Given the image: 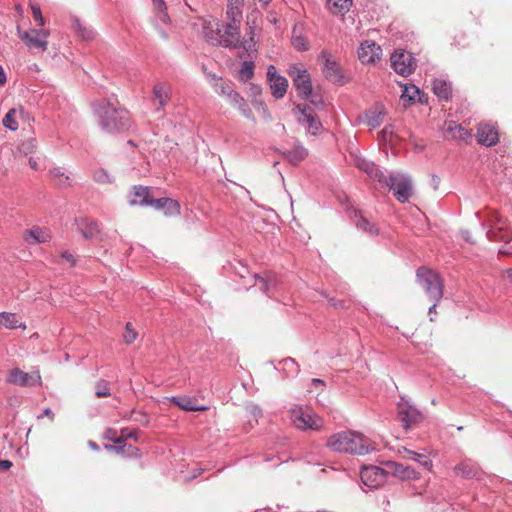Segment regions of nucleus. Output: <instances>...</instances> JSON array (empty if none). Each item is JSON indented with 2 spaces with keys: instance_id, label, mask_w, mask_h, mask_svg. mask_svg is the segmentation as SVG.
<instances>
[{
  "instance_id": "13",
  "label": "nucleus",
  "mask_w": 512,
  "mask_h": 512,
  "mask_svg": "<svg viewBox=\"0 0 512 512\" xmlns=\"http://www.w3.org/2000/svg\"><path fill=\"white\" fill-rule=\"evenodd\" d=\"M321 63L323 65V73L327 80L333 83H343V74L340 65L336 62L331 54L323 51L320 55Z\"/></svg>"
},
{
  "instance_id": "2",
  "label": "nucleus",
  "mask_w": 512,
  "mask_h": 512,
  "mask_svg": "<svg viewBox=\"0 0 512 512\" xmlns=\"http://www.w3.org/2000/svg\"><path fill=\"white\" fill-rule=\"evenodd\" d=\"M202 36L211 45L236 48L240 43L241 34L228 36V24L222 25L215 18H205L201 20Z\"/></svg>"
},
{
  "instance_id": "59",
  "label": "nucleus",
  "mask_w": 512,
  "mask_h": 512,
  "mask_svg": "<svg viewBox=\"0 0 512 512\" xmlns=\"http://www.w3.org/2000/svg\"><path fill=\"white\" fill-rule=\"evenodd\" d=\"M251 92L252 94L254 95V98H257V96H260L261 95V88L258 87V86H253L251 88Z\"/></svg>"
},
{
  "instance_id": "15",
  "label": "nucleus",
  "mask_w": 512,
  "mask_h": 512,
  "mask_svg": "<svg viewBox=\"0 0 512 512\" xmlns=\"http://www.w3.org/2000/svg\"><path fill=\"white\" fill-rule=\"evenodd\" d=\"M34 22L37 26L44 27L45 20L41 14L40 8L34 7ZM50 35V30L41 28L40 30L34 31V50L38 49L42 54L47 50L48 41L47 38Z\"/></svg>"
},
{
  "instance_id": "61",
  "label": "nucleus",
  "mask_w": 512,
  "mask_h": 512,
  "mask_svg": "<svg viewBox=\"0 0 512 512\" xmlns=\"http://www.w3.org/2000/svg\"><path fill=\"white\" fill-rule=\"evenodd\" d=\"M251 413L253 414L254 417H258L261 416L262 411L258 407L254 406L251 409Z\"/></svg>"
},
{
  "instance_id": "54",
  "label": "nucleus",
  "mask_w": 512,
  "mask_h": 512,
  "mask_svg": "<svg viewBox=\"0 0 512 512\" xmlns=\"http://www.w3.org/2000/svg\"><path fill=\"white\" fill-rule=\"evenodd\" d=\"M62 258L65 259L66 261H68L72 266H74L76 263V259H75L74 255L71 254L70 252H64L62 254Z\"/></svg>"
},
{
  "instance_id": "26",
  "label": "nucleus",
  "mask_w": 512,
  "mask_h": 512,
  "mask_svg": "<svg viewBox=\"0 0 512 512\" xmlns=\"http://www.w3.org/2000/svg\"><path fill=\"white\" fill-rule=\"evenodd\" d=\"M72 27L77 36L83 41H92L95 38V31L77 17L72 18Z\"/></svg>"
},
{
  "instance_id": "12",
  "label": "nucleus",
  "mask_w": 512,
  "mask_h": 512,
  "mask_svg": "<svg viewBox=\"0 0 512 512\" xmlns=\"http://www.w3.org/2000/svg\"><path fill=\"white\" fill-rule=\"evenodd\" d=\"M391 66L396 73L402 76L410 75L415 69L414 58L406 51H396L391 55Z\"/></svg>"
},
{
  "instance_id": "21",
  "label": "nucleus",
  "mask_w": 512,
  "mask_h": 512,
  "mask_svg": "<svg viewBox=\"0 0 512 512\" xmlns=\"http://www.w3.org/2000/svg\"><path fill=\"white\" fill-rule=\"evenodd\" d=\"M149 206L163 210L166 216H177L180 214V205L171 198L151 199Z\"/></svg>"
},
{
  "instance_id": "49",
  "label": "nucleus",
  "mask_w": 512,
  "mask_h": 512,
  "mask_svg": "<svg viewBox=\"0 0 512 512\" xmlns=\"http://www.w3.org/2000/svg\"><path fill=\"white\" fill-rule=\"evenodd\" d=\"M419 93V89L412 85L411 87H406L403 93V97H408L410 100L415 99V95Z\"/></svg>"
},
{
  "instance_id": "24",
  "label": "nucleus",
  "mask_w": 512,
  "mask_h": 512,
  "mask_svg": "<svg viewBox=\"0 0 512 512\" xmlns=\"http://www.w3.org/2000/svg\"><path fill=\"white\" fill-rule=\"evenodd\" d=\"M152 197L150 196V189L143 186H134L130 195V205L149 206Z\"/></svg>"
},
{
  "instance_id": "33",
  "label": "nucleus",
  "mask_w": 512,
  "mask_h": 512,
  "mask_svg": "<svg viewBox=\"0 0 512 512\" xmlns=\"http://www.w3.org/2000/svg\"><path fill=\"white\" fill-rule=\"evenodd\" d=\"M254 63L252 61H244L239 70L238 78L243 82H247L254 75Z\"/></svg>"
},
{
  "instance_id": "29",
  "label": "nucleus",
  "mask_w": 512,
  "mask_h": 512,
  "mask_svg": "<svg viewBox=\"0 0 512 512\" xmlns=\"http://www.w3.org/2000/svg\"><path fill=\"white\" fill-rule=\"evenodd\" d=\"M356 165L361 170H364L371 178L377 180L379 183L382 182L384 174L373 163L367 162L366 160H358Z\"/></svg>"
},
{
  "instance_id": "38",
  "label": "nucleus",
  "mask_w": 512,
  "mask_h": 512,
  "mask_svg": "<svg viewBox=\"0 0 512 512\" xmlns=\"http://www.w3.org/2000/svg\"><path fill=\"white\" fill-rule=\"evenodd\" d=\"M407 454L411 459L419 462L423 467L429 470L432 468V461L427 456L411 450H407Z\"/></svg>"
},
{
  "instance_id": "23",
  "label": "nucleus",
  "mask_w": 512,
  "mask_h": 512,
  "mask_svg": "<svg viewBox=\"0 0 512 512\" xmlns=\"http://www.w3.org/2000/svg\"><path fill=\"white\" fill-rule=\"evenodd\" d=\"M399 417L406 429H408L412 424H416L423 419L421 412L411 406L400 407Z\"/></svg>"
},
{
  "instance_id": "30",
  "label": "nucleus",
  "mask_w": 512,
  "mask_h": 512,
  "mask_svg": "<svg viewBox=\"0 0 512 512\" xmlns=\"http://www.w3.org/2000/svg\"><path fill=\"white\" fill-rule=\"evenodd\" d=\"M50 175L54 183L61 187H68L71 185V178L64 168L55 167L50 171Z\"/></svg>"
},
{
  "instance_id": "36",
  "label": "nucleus",
  "mask_w": 512,
  "mask_h": 512,
  "mask_svg": "<svg viewBox=\"0 0 512 512\" xmlns=\"http://www.w3.org/2000/svg\"><path fill=\"white\" fill-rule=\"evenodd\" d=\"M153 6H154L155 11L157 12V15H158V18L160 19V21H162L163 23H168L169 16L166 11V4H165L164 0H153Z\"/></svg>"
},
{
  "instance_id": "25",
  "label": "nucleus",
  "mask_w": 512,
  "mask_h": 512,
  "mask_svg": "<svg viewBox=\"0 0 512 512\" xmlns=\"http://www.w3.org/2000/svg\"><path fill=\"white\" fill-rule=\"evenodd\" d=\"M77 230L81 232L85 239H92L99 234L98 224L88 218H79L76 220Z\"/></svg>"
},
{
  "instance_id": "31",
  "label": "nucleus",
  "mask_w": 512,
  "mask_h": 512,
  "mask_svg": "<svg viewBox=\"0 0 512 512\" xmlns=\"http://www.w3.org/2000/svg\"><path fill=\"white\" fill-rule=\"evenodd\" d=\"M432 89L440 99L448 100L451 96V86L445 80L435 79L432 83Z\"/></svg>"
},
{
  "instance_id": "27",
  "label": "nucleus",
  "mask_w": 512,
  "mask_h": 512,
  "mask_svg": "<svg viewBox=\"0 0 512 512\" xmlns=\"http://www.w3.org/2000/svg\"><path fill=\"white\" fill-rule=\"evenodd\" d=\"M171 402L184 411H205L207 409L205 406L197 405L196 400L189 397H173Z\"/></svg>"
},
{
  "instance_id": "57",
  "label": "nucleus",
  "mask_w": 512,
  "mask_h": 512,
  "mask_svg": "<svg viewBox=\"0 0 512 512\" xmlns=\"http://www.w3.org/2000/svg\"><path fill=\"white\" fill-rule=\"evenodd\" d=\"M250 35H251L250 42L244 40L242 43V46L245 50H250L254 46V44L252 43V41H253V30L252 29L250 31Z\"/></svg>"
},
{
  "instance_id": "44",
  "label": "nucleus",
  "mask_w": 512,
  "mask_h": 512,
  "mask_svg": "<svg viewBox=\"0 0 512 512\" xmlns=\"http://www.w3.org/2000/svg\"><path fill=\"white\" fill-rule=\"evenodd\" d=\"M356 225L358 228H360L364 231H367L370 233H377V229H374V225L362 216H360L359 219L356 221Z\"/></svg>"
},
{
  "instance_id": "6",
  "label": "nucleus",
  "mask_w": 512,
  "mask_h": 512,
  "mask_svg": "<svg viewBox=\"0 0 512 512\" xmlns=\"http://www.w3.org/2000/svg\"><path fill=\"white\" fill-rule=\"evenodd\" d=\"M291 420L295 427L300 430H320L323 427V420L316 414L302 406L295 405L291 411Z\"/></svg>"
},
{
  "instance_id": "22",
  "label": "nucleus",
  "mask_w": 512,
  "mask_h": 512,
  "mask_svg": "<svg viewBox=\"0 0 512 512\" xmlns=\"http://www.w3.org/2000/svg\"><path fill=\"white\" fill-rule=\"evenodd\" d=\"M297 108L301 111V117L299 118L300 123L312 130V133H315L321 128V122L312 108L306 106L301 108L300 105H298Z\"/></svg>"
},
{
  "instance_id": "18",
  "label": "nucleus",
  "mask_w": 512,
  "mask_h": 512,
  "mask_svg": "<svg viewBox=\"0 0 512 512\" xmlns=\"http://www.w3.org/2000/svg\"><path fill=\"white\" fill-rule=\"evenodd\" d=\"M267 79L270 83L272 94L276 98H282L286 94L288 81L285 77L277 74L276 68L270 65L267 69Z\"/></svg>"
},
{
  "instance_id": "3",
  "label": "nucleus",
  "mask_w": 512,
  "mask_h": 512,
  "mask_svg": "<svg viewBox=\"0 0 512 512\" xmlns=\"http://www.w3.org/2000/svg\"><path fill=\"white\" fill-rule=\"evenodd\" d=\"M101 125L107 132H118L129 127L130 118L126 109L116 107L114 104L107 102L102 105Z\"/></svg>"
},
{
  "instance_id": "55",
  "label": "nucleus",
  "mask_w": 512,
  "mask_h": 512,
  "mask_svg": "<svg viewBox=\"0 0 512 512\" xmlns=\"http://www.w3.org/2000/svg\"><path fill=\"white\" fill-rule=\"evenodd\" d=\"M12 462L9 460L0 459V471H7L11 468Z\"/></svg>"
},
{
  "instance_id": "53",
  "label": "nucleus",
  "mask_w": 512,
  "mask_h": 512,
  "mask_svg": "<svg viewBox=\"0 0 512 512\" xmlns=\"http://www.w3.org/2000/svg\"><path fill=\"white\" fill-rule=\"evenodd\" d=\"M393 133H394V131H393V128L391 126L385 127L382 130V135H383L384 140L392 141Z\"/></svg>"
},
{
  "instance_id": "47",
  "label": "nucleus",
  "mask_w": 512,
  "mask_h": 512,
  "mask_svg": "<svg viewBox=\"0 0 512 512\" xmlns=\"http://www.w3.org/2000/svg\"><path fill=\"white\" fill-rule=\"evenodd\" d=\"M105 437L112 441L113 443L119 444L121 443V438H119V435L117 434V431L115 429L109 428L105 432Z\"/></svg>"
},
{
  "instance_id": "60",
  "label": "nucleus",
  "mask_w": 512,
  "mask_h": 512,
  "mask_svg": "<svg viewBox=\"0 0 512 512\" xmlns=\"http://www.w3.org/2000/svg\"><path fill=\"white\" fill-rule=\"evenodd\" d=\"M44 415L48 417L50 422H53L54 420V414L50 409H45Z\"/></svg>"
},
{
  "instance_id": "20",
  "label": "nucleus",
  "mask_w": 512,
  "mask_h": 512,
  "mask_svg": "<svg viewBox=\"0 0 512 512\" xmlns=\"http://www.w3.org/2000/svg\"><path fill=\"white\" fill-rule=\"evenodd\" d=\"M445 133L446 136L453 140H460L469 142L472 138L471 130L464 128L462 125L455 121L445 122Z\"/></svg>"
},
{
  "instance_id": "1",
  "label": "nucleus",
  "mask_w": 512,
  "mask_h": 512,
  "mask_svg": "<svg viewBox=\"0 0 512 512\" xmlns=\"http://www.w3.org/2000/svg\"><path fill=\"white\" fill-rule=\"evenodd\" d=\"M327 446L335 452L364 455L369 451L370 442L361 433L342 431L331 435Z\"/></svg>"
},
{
  "instance_id": "19",
  "label": "nucleus",
  "mask_w": 512,
  "mask_h": 512,
  "mask_svg": "<svg viewBox=\"0 0 512 512\" xmlns=\"http://www.w3.org/2000/svg\"><path fill=\"white\" fill-rule=\"evenodd\" d=\"M153 103L157 110H163L171 97V86L164 82H158L153 86Z\"/></svg>"
},
{
  "instance_id": "58",
  "label": "nucleus",
  "mask_w": 512,
  "mask_h": 512,
  "mask_svg": "<svg viewBox=\"0 0 512 512\" xmlns=\"http://www.w3.org/2000/svg\"><path fill=\"white\" fill-rule=\"evenodd\" d=\"M382 121V117H381V113H379V115L376 117V118H369V125H371L372 127H376L377 125H379Z\"/></svg>"
},
{
  "instance_id": "51",
  "label": "nucleus",
  "mask_w": 512,
  "mask_h": 512,
  "mask_svg": "<svg viewBox=\"0 0 512 512\" xmlns=\"http://www.w3.org/2000/svg\"><path fill=\"white\" fill-rule=\"evenodd\" d=\"M294 154H295V158H296V161H301L303 160L306 156H307V150L303 147H296L294 149Z\"/></svg>"
},
{
  "instance_id": "11",
  "label": "nucleus",
  "mask_w": 512,
  "mask_h": 512,
  "mask_svg": "<svg viewBox=\"0 0 512 512\" xmlns=\"http://www.w3.org/2000/svg\"><path fill=\"white\" fill-rule=\"evenodd\" d=\"M288 73L298 91V95L307 99L312 93V83L307 70L302 66L293 65L289 68Z\"/></svg>"
},
{
  "instance_id": "9",
  "label": "nucleus",
  "mask_w": 512,
  "mask_h": 512,
  "mask_svg": "<svg viewBox=\"0 0 512 512\" xmlns=\"http://www.w3.org/2000/svg\"><path fill=\"white\" fill-rule=\"evenodd\" d=\"M490 229L488 237L494 241L509 242L512 239V230L506 219H503L496 211L489 214Z\"/></svg>"
},
{
  "instance_id": "32",
  "label": "nucleus",
  "mask_w": 512,
  "mask_h": 512,
  "mask_svg": "<svg viewBox=\"0 0 512 512\" xmlns=\"http://www.w3.org/2000/svg\"><path fill=\"white\" fill-rule=\"evenodd\" d=\"M455 474L463 478H473L477 474V469L474 465L468 462H461L454 468Z\"/></svg>"
},
{
  "instance_id": "52",
  "label": "nucleus",
  "mask_w": 512,
  "mask_h": 512,
  "mask_svg": "<svg viewBox=\"0 0 512 512\" xmlns=\"http://www.w3.org/2000/svg\"><path fill=\"white\" fill-rule=\"evenodd\" d=\"M252 105H253L257 110L261 109V110L263 111V113H264V114H266V113H267L266 107H265V105H264V103H263V101H262L261 99L254 98V99L252 100Z\"/></svg>"
},
{
  "instance_id": "46",
  "label": "nucleus",
  "mask_w": 512,
  "mask_h": 512,
  "mask_svg": "<svg viewBox=\"0 0 512 512\" xmlns=\"http://www.w3.org/2000/svg\"><path fill=\"white\" fill-rule=\"evenodd\" d=\"M17 32L20 37V39L28 46L30 47L32 45V38L30 37L29 31H21V24L17 23Z\"/></svg>"
},
{
  "instance_id": "16",
  "label": "nucleus",
  "mask_w": 512,
  "mask_h": 512,
  "mask_svg": "<svg viewBox=\"0 0 512 512\" xmlns=\"http://www.w3.org/2000/svg\"><path fill=\"white\" fill-rule=\"evenodd\" d=\"M387 473L377 466H366L361 469L360 477L362 482L370 487L376 488L386 481Z\"/></svg>"
},
{
  "instance_id": "35",
  "label": "nucleus",
  "mask_w": 512,
  "mask_h": 512,
  "mask_svg": "<svg viewBox=\"0 0 512 512\" xmlns=\"http://www.w3.org/2000/svg\"><path fill=\"white\" fill-rule=\"evenodd\" d=\"M1 328L13 329L19 324L18 317L15 314L1 313L0 314Z\"/></svg>"
},
{
  "instance_id": "7",
  "label": "nucleus",
  "mask_w": 512,
  "mask_h": 512,
  "mask_svg": "<svg viewBox=\"0 0 512 512\" xmlns=\"http://www.w3.org/2000/svg\"><path fill=\"white\" fill-rule=\"evenodd\" d=\"M381 183L393 190L396 199L402 203L407 202L413 194L412 183L405 175L395 174L389 178L384 175Z\"/></svg>"
},
{
  "instance_id": "48",
  "label": "nucleus",
  "mask_w": 512,
  "mask_h": 512,
  "mask_svg": "<svg viewBox=\"0 0 512 512\" xmlns=\"http://www.w3.org/2000/svg\"><path fill=\"white\" fill-rule=\"evenodd\" d=\"M137 432L135 430H130L128 428H123L120 431L119 438H121V442L126 439L135 438L136 439Z\"/></svg>"
},
{
  "instance_id": "40",
  "label": "nucleus",
  "mask_w": 512,
  "mask_h": 512,
  "mask_svg": "<svg viewBox=\"0 0 512 512\" xmlns=\"http://www.w3.org/2000/svg\"><path fill=\"white\" fill-rule=\"evenodd\" d=\"M95 394L97 397H108L110 396L109 383L105 380H100L95 384Z\"/></svg>"
},
{
  "instance_id": "42",
  "label": "nucleus",
  "mask_w": 512,
  "mask_h": 512,
  "mask_svg": "<svg viewBox=\"0 0 512 512\" xmlns=\"http://www.w3.org/2000/svg\"><path fill=\"white\" fill-rule=\"evenodd\" d=\"M51 239V234L46 229L34 228V241L39 243L48 242Z\"/></svg>"
},
{
  "instance_id": "10",
  "label": "nucleus",
  "mask_w": 512,
  "mask_h": 512,
  "mask_svg": "<svg viewBox=\"0 0 512 512\" xmlns=\"http://www.w3.org/2000/svg\"><path fill=\"white\" fill-rule=\"evenodd\" d=\"M243 6L244 0H227L226 23L228 24V36L240 34Z\"/></svg>"
},
{
  "instance_id": "37",
  "label": "nucleus",
  "mask_w": 512,
  "mask_h": 512,
  "mask_svg": "<svg viewBox=\"0 0 512 512\" xmlns=\"http://www.w3.org/2000/svg\"><path fill=\"white\" fill-rule=\"evenodd\" d=\"M255 283L254 285L259 288L264 293H267L269 291V287L271 284V275L266 273L264 276L255 275Z\"/></svg>"
},
{
  "instance_id": "43",
  "label": "nucleus",
  "mask_w": 512,
  "mask_h": 512,
  "mask_svg": "<svg viewBox=\"0 0 512 512\" xmlns=\"http://www.w3.org/2000/svg\"><path fill=\"white\" fill-rule=\"evenodd\" d=\"M126 344L133 343L137 338V332L134 330L133 325L128 322L125 326V333L123 335Z\"/></svg>"
},
{
  "instance_id": "62",
  "label": "nucleus",
  "mask_w": 512,
  "mask_h": 512,
  "mask_svg": "<svg viewBox=\"0 0 512 512\" xmlns=\"http://www.w3.org/2000/svg\"><path fill=\"white\" fill-rule=\"evenodd\" d=\"M6 81V77H5V73L2 69V67L0 66V85H3Z\"/></svg>"
},
{
  "instance_id": "41",
  "label": "nucleus",
  "mask_w": 512,
  "mask_h": 512,
  "mask_svg": "<svg viewBox=\"0 0 512 512\" xmlns=\"http://www.w3.org/2000/svg\"><path fill=\"white\" fill-rule=\"evenodd\" d=\"M129 420L135 421L142 426H146L149 424V417L147 414L141 411H131Z\"/></svg>"
},
{
  "instance_id": "4",
  "label": "nucleus",
  "mask_w": 512,
  "mask_h": 512,
  "mask_svg": "<svg viewBox=\"0 0 512 512\" xmlns=\"http://www.w3.org/2000/svg\"><path fill=\"white\" fill-rule=\"evenodd\" d=\"M432 318L429 321L418 323L410 319L402 324L403 335L410 339L416 347H428L432 345Z\"/></svg>"
},
{
  "instance_id": "28",
  "label": "nucleus",
  "mask_w": 512,
  "mask_h": 512,
  "mask_svg": "<svg viewBox=\"0 0 512 512\" xmlns=\"http://www.w3.org/2000/svg\"><path fill=\"white\" fill-rule=\"evenodd\" d=\"M352 6V0H327V7L333 15H344Z\"/></svg>"
},
{
  "instance_id": "64",
  "label": "nucleus",
  "mask_w": 512,
  "mask_h": 512,
  "mask_svg": "<svg viewBox=\"0 0 512 512\" xmlns=\"http://www.w3.org/2000/svg\"><path fill=\"white\" fill-rule=\"evenodd\" d=\"M258 2L263 6H268L272 0H258Z\"/></svg>"
},
{
  "instance_id": "14",
  "label": "nucleus",
  "mask_w": 512,
  "mask_h": 512,
  "mask_svg": "<svg viewBox=\"0 0 512 512\" xmlns=\"http://www.w3.org/2000/svg\"><path fill=\"white\" fill-rule=\"evenodd\" d=\"M476 139L480 145L491 147L499 142L496 126L489 122H481L476 127Z\"/></svg>"
},
{
  "instance_id": "8",
  "label": "nucleus",
  "mask_w": 512,
  "mask_h": 512,
  "mask_svg": "<svg viewBox=\"0 0 512 512\" xmlns=\"http://www.w3.org/2000/svg\"><path fill=\"white\" fill-rule=\"evenodd\" d=\"M215 90L219 95L226 96L230 104L238 108L244 117L254 119L251 109L244 100V98L236 91L232 90L227 82L223 79H217L215 83Z\"/></svg>"
},
{
  "instance_id": "17",
  "label": "nucleus",
  "mask_w": 512,
  "mask_h": 512,
  "mask_svg": "<svg viewBox=\"0 0 512 512\" xmlns=\"http://www.w3.org/2000/svg\"><path fill=\"white\" fill-rule=\"evenodd\" d=\"M382 49L373 41H364L358 50L359 60L363 64H373L381 59Z\"/></svg>"
},
{
  "instance_id": "34",
  "label": "nucleus",
  "mask_w": 512,
  "mask_h": 512,
  "mask_svg": "<svg viewBox=\"0 0 512 512\" xmlns=\"http://www.w3.org/2000/svg\"><path fill=\"white\" fill-rule=\"evenodd\" d=\"M29 375L19 369H13L10 371L8 381L17 385H25L28 381Z\"/></svg>"
},
{
  "instance_id": "56",
  "label": "nucleus",
  "mask_w": 512,
  "mask_h": 512,
  "mask_svg": "<svg viewBox=\"0 0 512 512\" xmlns=\"http://www.w3.org/2000/svg\"><path fill=\"white\" fill-rule=\"evenodd\" d=\"M329 303L334 308H344V301H342V300H336L334 298H330Z\"/></svg>"
},
{
  "instance_id": "45",
  "label": "nucleus",
  "mask_w": 512,
  "mask_h": 512,
  "mask_svg": "<svg viewBox=\"0 0 512 512\" xmlns=\"http://www.w3.org/2000/svg\"><path fill=\"white\" fill-rule=\"evenodd\" d=\"M292 44L298 51H306L308 49V42L302 36L293 37Z\"/></svg>"
},
{
  "instance_id": "39",
  "label": "nucleus",
  "mask_w": 512,
  "mask_h": 512,
  "mask_svg": "<svg viewBox=\"0 0 512 512\" xmlns=\"http://www.w3.org/2000/svg\"><path fill=\"white\" fill-rule=\"evenodd\" d=\"M15 115H16V110L11 109L7 112V114L4 116L3 121H2L3 125L12 131H15L18 129V125L15 120Z\"/></svg>"
},
{
  "instance_id": "50",
  "label": "nucleus",
  "mask_w": 512,
  "mask_h": 512,
  "mask_svg": "<svg viewBox=\"0 0 512 512\" xmlns=\"http://www.w3.org/2000/svg\"><path fill=\"white\" fill-rule=\"evenodd\" d=\"M94 179L99 183L110 182L109 176L104 170L95 172Z\"/></svg>"
},
{
  "instance_id": "63",
  "label": "nucleus",
  "mask_w": 512,
  "mask_h": 512,
  "mask_svg": "<svg viewBox=\"0 0 512 512\" xmlns=\"http://www.w3.org/2000/svg\"><path fill=\"white\" fill-rule=\"evenodd\" d=\"M504 276H505V278L509 279L512 282V268L507 269L504 272Z\"/></svg>"
},
{
  "instance_id": "5",
  "label": "nucleus",
  "mask_w": 512,
  "mask_h": 512,
  "mask_svg": "<svg viewBox=\"0 0 512 512\" xmlns=\"http://www.w3.org/2000/svg\"><path fill=\"white\" fill-rule=\"evenodd\" d=\"M417 281L430 302H439L443 296V284L434 271L421 267L417 270Z\"/></svg>"
}]
</instances>
